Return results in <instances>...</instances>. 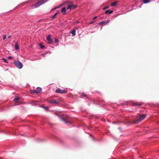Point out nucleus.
Here are the masks:
<instances>
[{"mask_svg": "<svg viewBox=\"0 0 159 159\" xmlns=\"http://www.w3.org/2000/svg\"><path fill=\"white\" fill-rule=\"evenodd\" d=\"M58 13V11L53 16H52L51 18L52 19H54L55 18V16L57 15V14Z\"/></svg>", "mask_w": 159, "mask_h": 159, "instance_id": "obj_21", "label": "nucleus"}, {"mask_svg": "<svg viewBox=\"0 0 159 159\" xmlns=\"http://www.w3.org/2000/svg\"><path fill=\"white\" fill-rule=\"evenodd\" d=\"M15 48L16 50H18L19 49V45L17 43H16L15 44Z\"/></svg>", "mask_w": 159, "mask_h": 159, "instance_id": "obj_14", "label": "nucleus"}, {"mask_svg": "<svg viewBox=\"0 0 159 159\" xmlns=\"http://www.w3.org/2000/svg\"><path fill=\"white\" fill-rule=\"evenodd\" d=\"M113 12V11L112 10H107L105 12V14H111Z\"/></svg>", "mask_w": 159, "mask_h": 159, "instance_id": "obj_11", "label": "nucleus"}, {"mask_svg": "<svg viewBox=\"0 0 159 159\" xmlns=\"http://www.w3.org/2000/svg\"><path fill=\"white\" fill-rule=\"evenodd\" d=\"M133 105H134L135 106H140L141 105V103L140 102L139 103H133Z\"/></svg>", "mask_w": 159, "mask_h": 159, "instance_id": "obj_13", "label": "nucleus"}, {"mask_svg": "<svg viewBox=\"0 0 159 159\" xmlns=\"http://www.w3.org/2000/svg\"><path fill=\"white\" fill-rule=\"evenodd\" d=\"M41 55L43 57H45L44 54H42Z\"/></svg>", "mask_w": 159, "mask_h": 159, "instance_id": "obj_32", "label": "nucleus"}, {"mask_svg": "<svg viewBox=\"0 0 159 159\" xmlns=\"http://www.w3.org/2000/svg\"><path fill=\"white\" fill-rule=\"evenodd\" d=\"M14 63L16 67L19 69L23 67V65L19 61H15Z\"/></svg>", "mask_w": 159, "mask_h": 159, "instance_id": "obj_5", "label": "nucleus"}, {"mask_svg": "<svg viewBox=\"0 0 159 159\" xmlns=\"http://www.w3.org/2000/svg\"><path fill=\"white\" fill-rule=\"evenodd\" d=\"M117 3V2H114L112 3H111V7H114V6H116V4Z\"/></svg>", "mask_w": 159, "mask_h": 159, "instance_id": "obj_12", "label": "nucleus"}, {"mask_svg": "<svg viewBox=\"0 0 159 159\" xmlns=\"http://www.w3.org/2000/svg\"><path fill=\"white\" fill-rule=\"evenodd\" d=\"M62 119L66 123L70 125L71 123L70 118L68 116H64L62 118Z\"/></svg>", "mask_w": 159, "mask_h": 159, "instance_id": "obj_2", "label": "nucleus"}, {"mask_svg": "<svg viewBox=\"0 0 159 159\" xmlns=\"http://www.w3.org/2000/svg\"><path fill=\"white\" fill-rule=\"evenodd\" d=\"M82 97H86V95L84 93H82Z\"/></svg>", "mask_w": 159, "mask_h": 159, "instance_id": "obj_27", "label": "nucleus"}, {"mask_svg": "<svg viewBox=\"0 0 159 159\" xmlns=\"http://www.w3.org/2000/svg\"><path fill=\"white\" fill-rule=\"evenodd\" d=\"M48 1V0H39L35 4L33 5L34 6L35 8H37Z\"/></svg>", "mask_w": 159, "mask_h": 159, "instance_id": "obj_3", "label": "nucleus"}, {"mask_svg": "<svg viewBox=\"0 0 159 159\" xmlns=\"http://www.w3.org/2000/svg\"><path fill=\"white\" fill-rule=\"evenodd\" d=\"M72 5V2H71L69 3L68 5L67 6V9L68 10L70 9V10H71Z\"/></svg>", "mask_w": 159, "mask_h": 159, "instance_id": "obj_9", "label": "nucleus"}, {"mask_svg": "<svg viewBox=\"0 0 159 159\" xmlns=\"http://www.w3.org/2000/svg\"><path fill=\"white\" fill-rule=\"evenodd\" d=\"M77 7V5H75V6L73 5V2H72V5L71 6V9H72V10L74 9H75Z\"/></svg>", "mask_w": 159, "mask_h": 159, "instance_id": "obj_16", "label": "nucleus"}, {"mask_svg": "<svg viewBox=\"0 0 159 159\" xmlns=\"http://www.w3.org/2000/svg\"><path fill=\"white\" fill-rule=\"evenodd\" d=\"M151 0H143V2L144 3H146L150 2Z\"/></svg>", "mask_w": 159, "mask_h": 159, "instance_id": "obj_18", "label": "nucleus"}, {"mask_svg": "<svg viewBox=\"0 0 159 159\" xmlns=\"http://www.w3.org/2000/svg\"><path fill=\"white\" fill-rule=\"evenodd\" d=\"M95 21L94 20H93V21H91L89 23L90 24H92Z\"/></svg>", "mask_w": 159, "mask_h": 159, "instance_id": "obj_29", "label": "nucleus"}, {"mask_svg": "<svg viewBox=\"0 0 159 159\" xmlns=\"http://www.w3.org/2000/svg\"><path fill=\"white\" fill-rule=\"evenodd\" d=\"M99 24H102V25H106V21H102L101 22H100Z\"/></svg>", "mask_w": 159, "mask_h": 159, "instance_id": "obj_19", "label": "nucleus"}, {"mask_svg": "<svg viewBox=\"0 0 159 159\" xmlns=\"http://www.w3.org/2000/svg\"><path fill=\"white\" fill-rule=\"evenodd\" d=\"M2 60H3V61H4L6 62V63H7V60L6 59H5V58H2Z\"/></svg>", "mask_w": 159, "mask_h": 159, "instance_id": "obj_24", "label": "nucleus"}, {"mask_svg": "<svg viewBox=\"0 0 159 159\" xmlns=\"http://www.w3.org/2000/svg\"><path fill=\"white\" fill-rule=\"evenodd\" d=\"M31 92L34 93H38L37 91V90H31Z\"/></svg>", "mask_w": 159, "mask_h": 159, "instance_id": "obj_22", "label": "nucleus"}, {"mask_svg": "<svg viewBox=\"0 0 159 159\" xmlns=\"http://www.w3.org/2000/svg\"><path fill=\"white\" fill-rule=\"evenodd\" d=\"M20 99V98L18 97H16L14 100V102L16 104H18L20 102L19 100Z\"/></svg>", "mask_w": 159, "mask_h": 159, "instance_id": "obj_8", "label": "nucleus"}, {"mask_svg": "<svg viewBox=\"0 0 159 159\" xmlns=\"http://www.w3.org/2000/svg\"><path fill=\"white\" fill-rule=\"evenodd\" d=\"M145 114L139 115L134 120V123L135 124H138L141 122L146 117Z\"/></svg>", "mask_w": 159, "mask_h": 159, "instance_id": "obj_1", "label": "nucleus"}, {"mask_svg": "<svg viewBox=\"0 0 159 159\" xmlns=\"http://www.w3.org/2000/svg\"><path fill=\"white\" fill-rule=\"evenodd\" d=\"M61 12L63 14H66V9L65 7H64L62 8Z\"/></svg>", "mask_w": 159, "mask_h": 159, "instance_id": "obj_10", "label": "nucleus"}, {"mask_svg": "<svg viewBox=\"0 0 159 159\" xmlns=\"http://www.w3.org/2000/svg\"><path fill=\"white\" fill-rule=\"evenodd\" d=\"M6 38V35H4L3 36V39L5 40Z\"/></svg>", "mask_w": 159, "mask_h": 159, "instance_id": "obj_28", "label": "nucleus"}, {"mask_svg": "<svg viewBox=\"0 0 159 159\" xmlns=\"http://www.w3.org/2000/svg\"><path fill=\"white\" fill-rule=\"evenodd\" d=\"M47 39L48 40V43L49 44H51L52 43V39L51 38L50 35H48L47 37Z\"/></svg>", "mask_w": 159, "mask_h": 159, "instance_id": "obj_6", "label": "nucleus"}, {"mask_svg": "<svg viewBox=\"0 0 159 159\" xmlns=\"http://www.w3.org/2000/svg\"><path fill=\"white\" fill-rule=\"evenodd\" d=\"M39 46L42 49H44L45 48V46L42 43H40L39 44Z\"/></svg>", "mask_w": 159, "mask_h": 159, "instance_id": "obj_20", "label": "nucleus"}, {"mask_svg": "<svg viewBox=\"0 0 159 159\" xmlns=\"http://www.w3.org/2000/svg\"><path fill=\"white\" fill-rule=\"evenodd\" d=\"M61 101L60 99L48 100V103L50 104H59Z\"/></svg>", "mask_w": 159, "mask_h": 159, "instance_id": "obj_4", "label": "nucleus"}, {"mask_svg": "<svg viewBox=\"0 0 159 159\" xmlns=\"http://www.w3.org/2000/svg\"><path fill=\"white\" fill-rule=\"evenodd\" d=\"M106 21V25H107V23H108L110 22V20H108Z\"/></svg>", "mask_w": 159, "mask_h": 159, "instance_id": "obj_26", "label": "nucleus"}, {"mask_svg": "<svg viewBox=\"0 0 159 159\" xmlns=\"http://www.w3.org/2000/svg\"><path fill=\"white\" fill-rule=\"evenodd\" d=\"M71 34L73 35V36L75 35V30H73L71 32Z\"/></svg>", "mask_w": 159, "mask_h": 159, "instance_id": "obj_17", "label": "nucleus"}, {"mask_svg": "<svg viewBox=\"0 0 159 159\" xmlns=\"http://www.w3.org/2000/svg\"><path fill=\"white\" fill-rule=\"evenodd\" d=\"M55 92L57 93H66L67 91L66 90H62L61 89H58L56 90Z\"/></svg>", "mask_w": 159, "mask_h": 159, "instance_id": "obj_7", "label": "nucleus"}, {"mask_svg": "<svg viewBox=\"0 0 159 159\" xmlns=\"http://www.w3.org/2000/svg\"><path fill=\"white\" fill-rule=\"evenodd\" d=\"M97 18V16H95V17H94L93 19V20H94V19H96V18Z\"/></svg>", "mask_w": 159, "mask_h": 159, "instance_id": "obj_31", "label": "nucleus"}, {"mask_svg": "<svg viewBox=\"0 0 159 159\" xmlns=\"http://www.w3.org/2000/svg\"><path fill=\"white\" fill-rule=\"evenodd\" d=\"M36 90L38 93H40L42 91V89L40 87H38L37 88Z\"/></svg>", "mask_w": 159, "mask_h": 159, "instance_id": "obj_15", "label": "nucleus"}, {"mask_svg": "<svg viewBox=\"0 0 159 159\" xmlns=\"http://www.w3.org/2000/svg\"><path fill=\"white\" fill-rule=\"evenodd\" d=\"M55 42H56L57 43L58 42V40L56 38H55Z\"/></svg>", "mask_w": 159, "mask_h": 159, "instance_id": "obj_25", "label": "nucleus"}, {"mask_svg": "<svg viewBox=\"0 0 159 159\" xmlns=\"http://www.w3.org/2000/svg\"><path fill=\"white\" fill-rule=\"evenodd\" d=\"M109 7H110V6H107L106 7L104 8H103V10H105L106 9L108 8Z\"/></svg>", "mask_w": 159, "mask_h": 159, "instance_id": "obj_23", "label": "nucleus"}, {"mask_svg": "<svg viewBox=\"0 0 159 159\" xmlns=\"http://www.w3.org/2000/svg\"><path fill=\"white\" fill-rule=\"evenodd\" d=\"M12 58V57L11 56H9L8 57V58L9 59H11Z\"/></svg>", "mask_w": 159, "mask_h": 159, "instance_id": "obj_30", "label": "nucleus"}, {"mask_svg": "<svg viewBox=\"0 0 159 159\" xmlns=\"http://www.w3.org/2000/svg\"><path fill=\"white\" fill-rule=\"evenodd\" d=\"M11 37V36H8V37H7V38L8 39H9Z\"/></svg>", "mask_w": 159, "mask_h": 159, "instance_id": "obj_33", "label": "nucleus"}]
</instances>
